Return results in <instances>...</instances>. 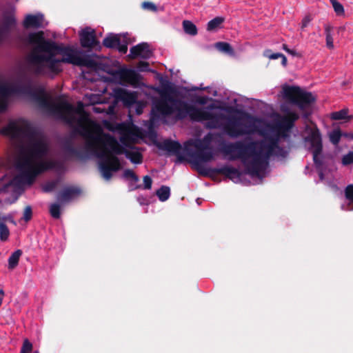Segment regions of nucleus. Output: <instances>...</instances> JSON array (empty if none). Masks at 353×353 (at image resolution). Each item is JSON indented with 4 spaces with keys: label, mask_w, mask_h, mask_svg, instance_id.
<instances>
[{
    "label": "nucleus",
    "mask_w": 353,
    "mask_h": 353,
    "mask_svg": "<svg viewBox=\"0 0 353 353\" xmlns=\"http://www.w3.org/2000/svg\"><path fill=\"white\" fill-rule=\"evenodd\" d=\"M170 90L169 86L162 89L159 92L161 99L154 103V109L163 116L172 115L176 111L178 119L189 117L192 121H207V128H223L229 137L234 138L253 134L257 132L255 123L256 119L248 113H244L243 117L236 118H228L223 114L211 113L183 101L175 99L169 94Z\"/></svg>",
    "instance_id": "obj_1"
},
{
    "label": "nucleus",
    "mask_w": 353,
    "mask_h": 353,
    "mask_svg": "<svg viewBox=\"0 0 353 353\" xmlns=\"http://www.w3.org/2000/svg\"><path fill=\"white\" fill-rule=\"evenodd\" d=\"M29 42L34 44L28 57L30 69L36 76L54 78L63 71L61 63L92 67L94 62L88 57L81 56V51L69 46L46 39L43 31L30 33Z\"/></svg>",
    "instance_id": "obj_2"
},
{
    "label": "nucleus",
    "mask_w": 353,
    "mask_h": 353,
    "mask_svg": "<svg viewBox=\"0 0 353 353\" xmlns=\"http://www.w3.org/2000/svg\"><path fill=\"white\" fill-rule=\"evenodd\" d=\"M279 136L276 134L247 143L237 141L224 144L221 148V152L230 161L241 160L248 174L259 177L268 168L272 157H287L288 152L279 145Z\"/></svg>",
    "instance_id": "obj_3"
},
{
    "label": "nucleus",
    "mask_w": 353,
    "mask_h": 353,
    "mask_svg": "<svg viewBox=\"0 0 353 353\" xmlns=\"http://www.w3.org/2000/svg\"><path fill=\"white\" fill-rule=\"evenodd\" d=\"M39 106L47 110L50 114L62 120L67 125L72 127L75 124L79 128V133L86 139L85 146L92 151L103 139V132L101 126L89 118V114L84 110V105L81 101L77 103L74 108L67 101L61 100L54 103L46 97L37 98Z\"/></svg>",
    "instance_id": "obj_4"
},
{
    "label": "nucleus",
    "mask_w": 353,
    "mask_h": 353,
    "mask_svg": "<svg viewBox=\"0 0 353 353\" xmlns=\"http://www.w3.org/2000/svg\"><path fill=\"white\" fill-rule=\"evenodd\" d=\"M48 151L46 142L34 135H30L28 141L19 147L15 164L21 172L19 177L26 183L30 185L39 174L59 167L57 161H42Z\"/></svg>",
    "instance_id": "obj_5"
},
{
    "label": "nucleus",
    "mask_w": 353,
    "mask_h": 353,
    "mask_svg": "<svg viewBox=\"0 0 353 353\" xmlns=\"http://www.w3.org/2000/svg\"><path fill=\"white\" fill-rule=\"evenodd\" d=\"M92 152L100 159L99 168L103 177L106 180L112 178L113 172L121 169V162L116 155L125 154L133 163L140 164L143 162V155L141 152L125 149L115 137L108 133L103 135V139Z\"/></svg>",
    "instance_id": "obj_6"
},
{
    "label": "nucleus",
    "mask_w": 353,
    "mask_h": 353,
    "mask_svg": "<svg viewBox=\"0 0 353 353\" xmlns=\"http://www.w3.org/2000/svg\"><path fill=\"white\" fill-rule=\"evenodd\" d=\"M212 139L210 134L204 137L202 140H189L184 143V150L191 158V163L195 170L202 176H210L212 174H222L228 179L237 181L240 180L241 172L235 168L224 165L220 168H207L203 163L214 159V153L209 147Z\"/></svg>",
    "instance_id": "obj_7"
},
{
    "label": "nucleus",
    "mask_w": 353,
    "mask_h": 353,
    "mask_svg": "<svg viewBox=\"0 0 353 353\" xmlns=\"http://www.w3.org/2000/svg\"><path fill=\"white\" fill-rule=\"evenodd\" d=\"M283 90L284 97L301 110H304L315 101L311 92H304L298 86L286 85Z\"/></svg>",
    "instance_id": "obj_8"
},
{
    "label": "nucleus",
    "mask_w": 353,
    "mask_h": 353,
    "mask_svg": "<svg viewBox=\"0 0 353 353\" xmlns=\"http://www.w3.org/2000/svg\"><path fill=\"white\" fill-rule=\"evenodd\" d=\"M30 126L23 119L10 121L8 124L0 130V134L12 137H19L28 134Z\"/></svg>",
    "instance_id": "obj_9"
},
{
    "label": "nucleus",
    "mask_w": 353,
    "mask_h": 353,
    "mask_svg": "<svg viewBox=\"0 0 353 353\" xmlns=\"http://www.w3.org/2000/svg\"><path fill=\"white\" fill-rule=\"evenodd\" d=\"M25 92L24 87L14 84L0 83V112L8 108V99L15 94Z\"/></svg>",
    "instance_id": "obj_10"
},
{
    "label": "nucleus",
    "mask_w": 353,
    "mask_h": 353,
    "mask_svg": "<svg viewBox=\"0 0 353 353\" xmlns=\"http://www.w3.org/2000/svg\"><path fill=\"white\" fill-rule=\"evenodd\" d=\"M79 39L83 48L92 49L99 44L95 30L90 27L85 28L79 32Z\"/></svg>",
    "instance_id": "obj_11"
},
{
    "label": "nucleus",
    "mask_w": 353,
    "mask_h": 353,
    "mask_svg": "<svg viewBox=\"0 0 353 353\" xmlns=\"http://www.w3.org/2000/svg\"><path fill=\"white\" fill-rule=\"evenodd\" d=\"M81 194V190L77 186L70 185L63 188L57 195L60 204H65L77 198Z\"/></svg>",
    "instance_id": "obj_12"
},
{
    "label": "nucleus",
    "mask_w": 353,
    "mask_h": 353,
    "mask_svg": "<svg viewBox=\"0 0 353 353\" xmlns=\"http://www.w3.org/2000/svg\"><path fill=\"white\" fill-rule=\"evenodd\" d=\"M156 145L162 150L176 155L179 161L183 160V157L181 155L182 147L179 142L170 139H165L161 142L157 143Z\"/></svg>",
    "instance_id": "obj_13"
},
{
    "label": "nucleus",
    "mask_w": 353,
    "mask_h": 353,
    "mask_svg": "<svg viewBox=\"0 0 353 353\" xmlns=\"http://www.w3.org/2000/svg\"><path fill=\"white\" fill-rule=\"evenodd\" d=\"M103 45L111 49H117L121 54H125L128 51V44L121 43V39L117 34H110L103 41Z\"/></svg>",
    "instance_id": "obj_14"
},
{
    "label": "nucleus",
    "mask_w": 353,
    "mask_h": 353,
    "mask_svg": "<svg viewBox=\"0 0 353 353\" xmlns=\"http://www.w3.org/2000/svg\"><path fill=\"white\" fill-rule=\"evenodd\" d=\"M305 141L310 144L312 152L321 153L323 150L321 134L318 128L311 130Z\"/></svg>",
    "instance_id": "obj_15"
},
{
    "label": "nucleus",
    "mask_w": 353,
    "mask_h": 353,
    "mask_svg": "<svg viewBox=\"0 0 353 353\" xmlns=\"http://www.w3.org/2000/svg\"><path fill=\"white\" fill-rule=\"evenodd\" d=\"M130 54L128 57L131 59H135L140 57L147 59L152 57V51L150 50V46L147 43H141L130 48Z\"/></svg>",
    "instance_id": "obj_16"
},
{
    "label": "nucleus",
    "mask_w": 353,
    "mask_h": 353,
    "mask_svg": "<svg viewBox=\"0 0 353 353\" xmlns=\"http://www.w3.org/2000/svg\"><path fill=\"white\" fill-rule=\"evenodd\" d=\"M117 74L121 81L134 86L138 85L141 79V75L132 69H121L117 72Z\"/></svg>",
    "instance_id": "obj_17"
},
{
    "label": "nucleus",
    "mask_w": 353,
    "mask_h": 353,
    "mask_svg": "<svg viewBox=\"0 0 353 353\" xmlns=\"http://www.w3.org/2000/svg\"><path fill=\"white\" fill-rule=\"evenodd\" d=\"M299 119V115L296 112H289L280 121L278 128L289 131L294 125V123Z\"/></svg>",
    "instance_id": "obj_18"
},
{
    "label": "nucleus",
    "mask_w": 353,
    "mask_h": 353,
    "mask_svg": "<svg viewBox=\"0 0 353 353\" xmlns=\"http://www.w3.org/2000/svg\"><path fill=\"white\" fill-rule=\"evenodd\" d=\"M43 20V17L41 14H28L23 21V26L25 28H40L42 26Z\"/></svg>",
    "instance_id": "obj_19"
},
{
    "label": "nucleus",
    "mask_w": 353,
    "mask_h": 353,
    "mask_svg": "<svg viewBox=\"0 0 353 353\" xmlns=\"http://www.w3.org/2000/svg\"><path fill=\"white\" fill-rule=\"evenodd\" d=\"M117 97L128 104H133L136 101V95L123 89H119L116 92Z\"/></svg>",
    "instance_id": "obj_20"
},
{
    "label": "nucleus",
    "mask_w": 353,
    "mask_h": 353,
    "mask_svg": "<svg viewBox=\"0 0 353 353\" xmlns=\"http://www.w3.org/2000/svg\"><path fill=\"white\" fill-rule=\"evenodd\" d=\"M22 255V251L17 250L14 251L8 259V268L9 269L15 268L19 263L20 256Z\"/></svg>",
    "instance_id": "obj_21"
},
{
    "label": "nucleus",
    "mask_w": 353,
    "mask_h": 353,
    "mask_svg": "<svg viewBox=\"0 0 353 353\" xmlns=\"http://www.w3.org/2000/svg\"><path fill=\"white\" fill-rule=\"evenodd\" d=\"M156 194L161 201H165L170 196V189L168 186L162 185L157 190Z\"/></svg>",
    "instance_id": "obj_22"
},
{
    "label": "nucleus",
    "mask_w": 353,
    "mask_h": 353,
    "mask_svg": "<svg viewBox=\"0 0 353 353\" xmlns=\"http://www.w3.org/2000/svg\"><path fill=\"white\" fill-rule=\"evenodd\" d=\"M216 48L223 52L233 55L234 54V50L230 43L226 42H217L215 43Z\"/></svg>",
    "instance_id": "obj_23"
},
{
    "label": "nucleus",
    "mask_w": 353,
    "mask_h": 353,
    "mask_svg": "<svg viewBox=\"0 0 353 353\" xmlns=\"http://www.w3.org/2000/svg\"><path fill=\"white\" fill-rule=\"evenodd\" d=\"M224 22V18L221 17H216L210 20L207 25V30L208 31H213L220 27Z\"/></svg>",
    "instance_id": "obj_24"
},
{
    "label": "nucleus",
    "mask_w": 353,
    "mask_h": 353,
    "mask_svg": "<svg viewBox=\"0 0 353 353\" xmlns=\"http://www.w3.org/2000/svg\"><path fill=\"white\" fill-rule=\"evenodd\" d=\"M183 27L185 33L194 36L197 34L196 26L191 21L185 20L183 21Z\"/></svg>",
    "instance_id": "obj_25"
},
{
    "label": "nucleus",
    "mask_w": 353,
    "mask_h": 353,
    "mask_svg": "<svg viewBox=\"0 0 353 353\" xmlns=\"http://www.w3.org/2000/svg\"><path fill=\"white\" fill-rule=\"evenodd\" d=\"M341 137L342 132L339 128L334 129L329 133L330 141L335 145L339 143Z\"/></svg>",
    "instance_id": "obj_26"
},
{
    "label": "nucleus",
    "mask_w": 353,
    "mask_h": 353,
    "mask_svg": "<svg viewBox=\"0 0 353 353\" xmlns=\"http://www.w3.org/2000/svg\"><path fill=\"white\" fill-rule=\"evenodd\" d=\"M348 112V109H342L339 111L334 112L331 114L330 118L332 120L349 119L350 117L347 116Z\"/></svg>",
    "instance_id": "obj_27"
},
{
    "label": "nucleus",
    "mask_w": 353,
    "mask_h": 353,
    "mask_svg": "<svg viewBox=\"0 0 353 353\" xmlns=\"http://www.w3.org/2000/svg\"><path fill=\"white\" fill-rule=\"evenodd\" d=\"M50 214L56 219H58L61 216V206L59 203H54L50 205Z\"/></svg>",
    "instance_id": "obj_28"
},
{
    "label": "nucleus",
    "mask_w": 353,
    "mask_h": 353,
    "mask_svg": "<svg viewBox=\"0 0 353 353\" xmlns=\"http://www.w3.org/2000/svg\"><path fill=\"white\" fill-rule=\"evenodd\" d=\"M330 32L331 28L329 26H325V32L326 36V46L329 49H332L334 48V42Z\"/></svg>",
    "instance_id": "obj_29"
},
{
    "label": "nucleus",
    "mask_w": 353,
    "mask_h": 353,
    "mask_svg": "<svg viewBox=\"0 0 353 353\" xmlns=\"http://www.w3.org/2000/svg\"><path fill=\"white\" fill-rule=\"evenodd\" d=\"M330 1L337 15L341 16L344 14V8L341 3H340L337 0H330Z\"/></svg>",
    "instance_id": "obj_30"
},
{
    "label": "nucleus",
    "mask_w": 353,
    "mask_h": 353,
    "mask_svg": "<svg viewBox=\"0 0 353 353\" xmlns=\"http://www.w3.org/2000/svg\"><path fill=\"white\" fill-rule=\"evenodd\" d=\"M123 176L126 179H131L134 182H137L139 181L138 176L130 169H126L123 171Z\"/></svg>",
    "instance_id": "obj_31"
},
{
    "label": "nucleus",
    "mask_w": 353,
    "mask_h": 353,
    "mask_svg": "<svg viewBox=\"0 0 353 353\" xmlns=\"http://www.w3.org/2000/svg\"><path fill=\"white\" fill-rule=\"evenodd\" d=\"M32 350V344L28 339H24L20 353H30Z\"/></svg>",
    "instance_id": "obj_32"
},
{
    "label": "nucleus",
    "mask_w": 353,
    "mask_h": 353,
    "mask_svg": "<svg viewBox=\"0 0 353 353\" xmlns=\"http://www.w3.org/2000/svg\"><path fill=\"white\" fill-rule=\"evenodd\" d=\"M65 150L70 156H74L78 158L81 157L80 151L77 148L73 147L71 145H68L65 148Z\"/></svg>",
    "instance_id": "obj_33"
},
{
    "label": "nucleus",
    "mask_w": 353,
    "mask_h": 353,
    "mask_svg": "<svg viewBox=\"0 0 353 353\" xmlns=\"http://www.w3.org/2000/svg\"><path fill=\"white\" fill-rule=\"evenodd\" d=\"M312 154H313V161H314V163L316 168H318V169L321 168L323 166V160L320 158V155L321 154V153L313 152Z\"/></svg>",
    "instance_id": "obj_34"
},
{
    "label": "nucleus",
    "mask_w": 353,
    "mask_h": 353,
    "mask_svg": "<svg viewBox=\"0 0 353 353\" xmlns=\"http://www.w3.org/2000/svg\"><path fill=\"white\" fill-rule=\"evenodd\" d=\"M142 8L145 10H150L152 12H157L158 9L157 6L150 1H144L142 3Z\"/></svg>",
    "instance_id": "obj_35"
},
{
    "label": "nucleus",
    "mask_w": 353,
    "mask_h": 353,
    "mask_svg": "<svg viewBox=\"0 0 353 353\" xmlns=\"http://www.w3.org/2000/svg\"><path fill=\"white\" fill-rule=\"evenodd\" d=\"M32 208L30 205L26 206L23 212V219H24L25 221L28 222L32 219Z\"/></svg>",
    "instance_id": "obj_36"
},
{
    "label": "nucleus",
    "mask_w": 353,
    "mask_h": 353,
    "mask_svg": "<svg viewBox=\"0 0 353 353\" xmlns=\"http://www.w3.org/2000/svg\"><path fill=\"white\" fill-rule=\"evenodd\" d=\"M149 66H150L149 63L148 62L143 61H140L137 65V69L141 72L150 71Z\"/></svg>",
    "instance_id": "obj_37"
},
{
    "label": "nucleus",
    "mask_w": 353,
    "mask_h": 353,
    "mask_svg": "<svg viewBox=\"0 0 353 353\" xmlns=\"http://www.w3.org/2000/svg\"><path fill=\"white\" fill-rule=\"evenodd\" d=\"M342 163L345 165L353 163V151L343 156Z\"/></svg>",
    "instance_id": "obj_38"
},
{
    "label": "nucleus",
    "mask_w": 353,
    "mask_h": 353,
    "mask_svg": "<svg viewBox=\"0 0 353 353\" xmlns=\"http://www.w3.org/2000/svg\"><path fill=\"white\" fill-rule=\"evenodd\" d=\"M345 194L347 199L353 203V185H349L346 187Z\"/></svg>",
    "instance_id": "obj_39"
},
{
    "label": "nucleus",
    "mask_w": 353,
    "mask_h": 353,
    "mask_svg": "<svg viewBox=\"0 0 353 353\" xmlns=\"http://www.w3.org/2000/svg\"><path fill=\"white\" fill-rule=\"evenodd\" d=\"M152 180L150 176H143V188L145 190H150L152 188Z\"/></svg>",
    "instance_id": "obj_40"
},
{
    "label": "nucleus",
    "mask_w": 353,
    "mask_h": 353,
    "mask_svg": "<svg viewBox=\"0 0 353 353\" xmlns=\"http://www.w3.org/2000/svg\"><path fill=\"white\" fill-rule=\"evenodd\" d=\"M57 186V182L56 181H50L48 183H46L43 188V190L46 192H50L53 191Z\"/></svg>",
    "instance_id": "obj_41"
},
{
    "label": "nucleus",
    "mask_w": 353,
    "mask_h": 353,
    "mask_svg": "<svg viewBox=\"0 0 353 353\" xmlns=\"http://www.w3.org/2000/svg\"><path fill=\"white\" fill-rule=\"evenodd\" d=\"M313 19L312 17L310 14L305 15L301 21V28L302 30H303L305 28H306L309 23L312 21Z\"/></svg>",
    "instance_id": "obj_42"
},
{
    "label": "nucleus",
    "mask_w": 353,
    "mask_h": 353,
    "mask_svg": "<svg viewBox=\"0 0 353 353\" xmlns=\"http://www.w3.org/2000/svg\"><path fill=\"white\" fill-rule=\"evenodd\" d=\"M16 23L15 19L13 17H6L4 19V25L6 28H10L14 26Z\"/></svg>",
    "instance_id": "obj_43"
},
{
    "label": "nucleus",
    "mask_w": 353,
    "mask_h": 353,
    "mask_svg": "<svg viewBox=\"0 0 353 353\" xmlns=\"http://www.w3.org/2000/svg\"><path fill=\"white\" fill-rule=\"evenodd\" d=\"M270 52V50H266L265 52V55L270 59H276L283 56L282 53L277 52V53H273V54H269Z\"/></svg>",
    "instance_id": "obj_44"
},
{
    "label": "nucleus",
    "mask_w": 353,
    "mask_h": 353,
    "mask_svg": "<svg viewBox=\"0 0 353 353\" xmlns=\"http://www.w3.org/2000/svg\"><path fill=\"white\" fill-rule=\"evenodd\" d=\"M288 132L289 131H285L284 130H280L279 128H278L277 134L279 136V137L285 139L289 137Z\"/></svg>",
    "instance_id": "obj_45"
},
{
    "label": "nucleus",
    "mask_w": 353,
    "mask_h": 353,
    "mask_svg": "<svg viewBox=\"0 0 353 353\" xmlns=\"http://www.w3.org/2000/svg\"><path fill=\"white\" fill-rule=\"evenodd\" d=\"M137 201L141 205H148V199L143 196H138Z\"/></svg>",
    "instance_id": "obj_46"
},
{
    "label": "nucleus",
    "mask_w": 353,
    "mask_h": 353,
    "mask_svg": "<svg viewBox=\"0 0 353 353\" xmlns=\"http://www.w3.org/2000/svg\"><path fill=\"white\" fill-rule=\"evenodd\" d=\"M342 137L353 140V133L344 132L342 133Z\"/></svg>",
    "instance_id": "obj_47"
},
{
    "label": "nucleus",
    "mask_w": 353,
    "mask_h": 353,
    "mask_svg": "<svg viewBox=\"0 0 353 353\" xmlns=\"http://www.w3.org/2000/svg\"><path fill=\"white\" fill-rule=\"evenodd\" d=\"M280 58H281V63L283 66H286L287 65V58L285 57V56L284 54H283L282 57H281Z\"/></svg>",
    "instance_id": "obj_48"
},
{
    "label": "nucleus",
    "mask_w": 353,
    "mask_h": 353,
    "mask_svg": "<svg viewBox=\"0 0 353 353\" xmlns=\"http://www.w3.org/2000/svg\"><path fill=\"white\" fill-rule=\"evenodd\" d=\"M198 102L201 104H204L206 102V99L204 97H201L198 100Z\"/></svg>",
    "instance_id": "obj_49"
},
{
    "label": "nucleus",
    "mask_w": 353,
    "mask_h": 353,
    "mask_svg": "<svg viewBox=\"0 0 353 353\" xmlns=\"http://www.w3.org/2000/svg\"><path fill=\"white\" fill-rule=\"evenodd\" d=\"M4 295H5V294H4L3 290L0 289V298H1L2 302H3Z\"/></svg>",
    "instance_id": "obj_50"
},
{
    "label": "nucleus",
    "mask_w": 353,
    "mask_h": 353,
    "mask_svg": "<svg viewBox=\"0 0 353 353\" xmlns=\"http://www.w3.org/2000/svg\"><path fill=\"white\" fill-rule=\"evenodd\" d=\"M283 49L285 51V52H290V50L288 47V46L286 44H283Z\"/></svg>",
    "instance_id": "obj_51"
},
{
    "label": "nucleus",
    "mask_w": 353,
    "mask_h": 353,
    "mask_svg": "<svg viewBox=\"0 0 353 353\" xmlns=\"http://www.w3.org/2000/svg\"><path fill=\"white\" fill-rule=\"evenodd\" d=\"M288 53L290 54H292L293 56H296V52L294 50H290V52H288Z\"/></svg>",
    "instance_id": "obj_52"
},
{
    "label": "nucleus",
    "mask_w": 353,
    "mask_h": 353,
    "mask_svg": "<svg viewBox=\"0 0 353 353\" xmlns=\"http://www.w3.org/2000/svg\"><path fill=\"white\" fill-rule=\"evenodd\" d=\"M121 141L122 142V143H123L124 145H127V144H126V143H125V137H122V138L121 139Z\"/></svg>",
    "instance_id": "obj_53"
},
{
    "label": "nucleus",
    "mask_w": 353,
    "mask_h": 353,
    "mask_svg": "<svg viewBox=\"0 0 353 353\" xmlns=\"http://www.w3.org/2000/svg\"><path fill=\"white\" fill-rule=\"evenodd\" d=\"M94 111H95L96 112H100V111H99V108H94Z\"/></svg>",
    "instance_id": "obj_54"
},
{
    "label": "nucleus",
    "mask_w": 353,
    "mask_h": 353,
    "mask_svg": "<svg viewBox=\"0 0 353 353\" xmlns=\"http://www.w3.org/2000/svg\"><path fill=\"white\" fill-rule=\"evenodd\" d=\"M141 188V185H137V186L136 187V188Z\"/></svg>",
    "instance_id": "obj_55"
},
{
    "label": "nucleus",
    "mask_w": 353,
    "mask_h": 353,
    "mask_svg": "<svg viewBox=\"0 0 353 353\" xmlns=\"http://www.w3.org/2000/svg\"><path fill=\"white\" fill-rule=\"evenodd\" d=\"M34 353H39V352L36 351V352H34Z\"/></svg>",
    "instance_id": "obj_56"
},
{
    "label": "nucleus",
    "mask_w": 353,
    "mask_h": 353,
    "mask_svg": "<svg viewBox=\"0 0 353 353\" xmlns=\"http://www.w3.org/2000/svg\"><path fill=\"white\" fill-rule=\"evenodd\" d=\"M19 0H16V1H18Z\"/></svg>",
    "instance_id": "obj_57"
}]
</instances>
